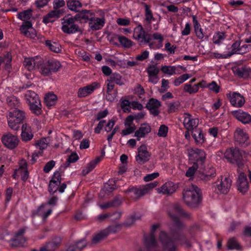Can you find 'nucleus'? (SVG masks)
<instances>
[{
  "label": "nucleus",
  "instance_id": "nucleus-25",
  "mask_svg": "<svg viewBox=\"0 0 251 251\" xmlns=\"http://www.w3.org/2000/svg\"><path fill=\"white\" fill-rule=\"evenodd\" d=\"M161 106V102L156 99H151L146 105V107L150 110L151 113L154 116H157L159 113L158 108Z\"/></svg>",
  "mask_w": 251,
  "mask_h": 251
},
{
  "label": "nucleus",
  "instance_id": "nucleus-9",
  "mask_svg": "<svg viewBox=\"0 0 251 251\" xmlns=\"http://www.w3.org/2000/svg\"><path fill=\"white\" fill-rule=\"evenodd\" d=\"M75 18L65 17L62 19V30L68 34H73L79 31L78 26L75 24Z\"/></svg>",
  "mask_w": 251,
  "mask_h": 251
},
{
  "label": "nucleus",
  "instance_id": "nucleus-41",
  "mask_svg": "<svg viewBox=\"0 0 251 251\" xmlns=\"http://www.w3.org/2000/svg\"><path fill=\"white\" fill-rule=\"evenodd\" d=\"M86 245V242L81 240L75 244L70 245L66 251H81Z\"/></svg>",
  "mask_w": 251,
  "mask_h": 251
},
{
  "label": "nucleus",
  "instance_id": "nucleus-55",
  "mask_svg": "<svg viewBox=\"0 0 251 251\" xmlns=\"http://www.w3.org/2000/svg\"><path fill=\"white\" fill-rule=\"evenodd\" d=\"M121 202L119 200H116L112 202H107L103 204H100V207L102 209H107L111 206H117L120 205Z\"/></svg>",
  "mask_w": 251,
  "mask_h": 251
},
{
  "label": "nucleus",
  "instance_id": "nucleus-42",
  "mask_svg": "<svg viewBox=\"0 0 251 251\" xmlns=\"http://www.w3.org/2000/svg\"><path fill=\"white\" fill-rule=\"evenodd\" d=\"M110 81H112L117 85L122 86L125 84V80L122 76L118 73H113L109 77Z\"/></svg>",
  "mask_w": 251,
  "mask_h": 251
},
{
  "label": "nucleus",
  "instance_id": "nucleus-38",
  "mask_svg": "<svg viewBox=\"0 0 251 251\" xmlns=\"http://www.w3.org/2000/svg\"><path fill=\"white\" fill-rule=\"evenodd\" d=\"M227 247L229 250H236L237 251L243 250L242 247L240 245L235 237L229 239L227 242Z\"/></svg>",
  "mask_w": 251,
  "mask_h": 251
},
{
  "label": "nucleus",
  "instance_id": "nucleus-27",
  "mask_svg": "<svg viewBox=\"0 0 251 251\" xmlns=\"http://www.w3.org/2000/svg\"><path fill=\"white\" fill-rule=\"evenodd\" d=\"M232 113L238 121L243 124H246L251 123V115L241 109L232 111Z\"/></svg>",
  "mask_w": 251,
  "mask_h": 251
},
{
  "label": "nucleus",
  "instance_id": "nucleus-52",
  "mask_svg": "<svg viewBox=\"0 0 251 251\" xmlns=\"http://www.w3.org/2000/svg\"><path fill=\"white\" fill-rule=\"evenodd\" d=\"M118 40L121 44L126 48H130L132 46V42L123 36H119Z\"/></svg>",
  "mask_w": 251,
  "mask_h": 251
},
{
  "label": "nucleus",
  "instance_id": "nucleus-51",
  "mask_svg": "<svg viewBox=\"0 0 251 251\" xmlns=\"http://www.w3.org/2000/svg\"><path fill=\"white\" fill-rule=\"evenodd\" d=\"M226 37L225 33L223 32H218L213 37V42L214 44H219Z\"/></svg>",
  "mask_w": 251,
  "mask_h": 251
},
{
  "label": "nucleus",
  "instance_id": "nucleus-3",
  "mask_svg": "<svg viewBox=\"0 0 251 251\" xmlns=\"http://www.w3.org/2000/svg\"><path fill=\"white\" fill-rule=\"evenodd\" d=\"M182 200L184 203L191 208H196L202 201L201 190L197 186L192 184L189 188L183 190Z\"/></svg>",
  "mask_w": 251,
  "mask_h": 251
},
{
  "label": "nucleus",
  "instance_id": "nucleus-24",
  "mask_svg": "<svg viewBox=\"0 0 251 251\" xmlns=\"http://www.w3.org/2000/svg\"><path fill=\"white\" fill-rule=\"evenodd\" d=\"M42 63V58L36 56L34 58H27L25 59L24 64L25 67L29 71L32 70L39 67V64Z\"/></svg>",
  "mask_w": 251,
  "mask_h": 251
},
{
  "label": "nucleus",
  "instance_id": "nucleus-58",
  "mask_svg": "<svg viewBox=\"0 0 251 251\" xmlns=\"http://www.w3.org/2000/svg\"><path fill=\"white\" fill-rule=\"evenodd\" d=\"M145 8L146 19L148 22L150 23L152 20H154V19L152 16L151 11L150 9V6L145 4Z\"/></svg>",
  "mask_w": 251,
  "mask_h": 251
},
{
  "label": "nucleus",
  "instance_id": "nucleus-2",
  "mask_svg": "<svg viewBox=\"0 0 251 251\" xmlns=\"http://www.w3.org/2000/svg\"><path fill=\"white\" fill-rule=\"evenodd\" d=\"M158 225H154L151 227V234L145 238L147 245L149 248H160L165 251H172L173 242L171 235H168L164 231L160 233L159 242L157 243L155 240L154 231L158 228Z\"/></svg>",
  "mask_w": 251,
  "mask_h": 251
},
{
  "label": "nucleus",
  "instance_id": "nucleus-6",
  "mask_svg": "<svg viewBox=\"0 0 251 251\" xmlns=\"http://www.w3.org/2000/svg\"><path fill=\"white\" fill-rule=\"evenodd\" d=\"M25 96L32 112L36 115L41 114V104L37 94L33 91L28 90L25 92Z\"/></svg>",
  "mask_w": 251,
  "mask_h": 251
},
{
  "label": "nucleus",
  "instance_id": "nucleus-49",
  "mask_svg": "<svg viewBox=\"0 0 251 251\" xmlns=\"http://www.w3.org/2000/svg\"><path fill=\"white\" fill-rule=\"evenodd\" d=\"M49 140L48 138H42L38 140L35 145L37 148L40 150H43L47 147L49 144Z\"/></svg>",
  "mask_w": 251,
  "mask_h": 251
},
{
  "label": "nucleus",
  "instance_id": "nucleus-30",
  "mask_svg": "<svg viewBox=\"0 0 251 251\" xmlns=\"http://www.w3.org/2000/svg\"><path fill=\"white\" fill-rule=\"evenodd\" d=\"M233 71L235 75L240 77L247 78L251 76V69L246 66L235 67Z\"/></svg>",
  "mask_w": 251,
  "mask_h": 251
},
{
  "label": "nucleus",
  "instance_id": "nucleus-7",
  "mask_svg": "<svg viewBox=\"0 0 251 251\" xmlns=\"http://www.w3.org/2000/svg\"><path fill=\"white\" fill-rule=\"evenodd\" d=\"M245 153L243 151L238 149H227L224 153V157L230 162L236 164L238 167L243 164V155Z\"/></svg>",
  "mask_w": 251,
  "mask_h": 251
},
{
  "label": "nucleus",
  "instance_id": "nucleus-40",
  "mask_svg": "<svg viewBox=\"0 0 251 251\" xmlns=\"http://www.w3.org/2000/svg\"><path fill=\"white\" fill-rule=\"evenodd\" d=\"M106 83H107V84H106V85H107L106 98L108 100L112 101L114 100V99L116 96L117 92L115 93L114 96H112L111 94V92H112V90H113V89L114 88L115 84L113 82H112V81H110L109 78H108L107 80H106Z\"/></svg>",
  "mask_w": 251,
  "mask_h": 251
},
{
  "label": "nucleus",
  "instance_id": "nucleus-21",
  "mask_svg": "<svg viewBox=\"0 0 251 251\" xmlns=\"http://www.w3.org/2000/svg\"><path fill=\"white\" fill-rule=\"evenodd\" d=\"M231 179L228 177H226L224 179H222L220 183L216 185L215 191H217V189L218 193L227 194L231 187Z\"/></svg>",
  "mask_w": 251,
  "mask_h": 251
},
{
  "label": "nucleus",
  "instance_id": "nucleus-17",
  "mask_svg": "<svg viewBox=\"0 0 251 251\" xmlns=\"http://www.w3.org/2000/svg\"><path fill=\"white\" fill-rule=\"evenodd\" d=\"M197 175L201 180L207 182L216 176V170L214 168L209 166L205 168L202 172L198 171Z\"/></svg>",
  "mask_w": 251,
  "mask_h": 251
},
{
  "label": "nucleus",
  "instance_id": "nucleus-56",
  "mask_svg": "<svg viewBox=\"0 0 251 251\" xmlns=\"http://www.w3.org/2000/svg\"><path fill=\"white\" fill-rule=\"evenodd\" d=\"M190 77H191V75L188 74H183V75L179 76L178 77L176 78L175 80L174 83L175 85L178 86L179 84H180L181 83H183L184 81H185L186 80H187Z\"/></svg>",
  "mask_w": 251,
  "mask_h": 251
},
{
  "label": "nucleus",
  "instance_id": "nucleus-15",
  "mask_svg": "<svg viewBox=\"0 0 251 251\" xmlns=\"http://www.w3.org/2000/svg\"><path fill=\"white\" fill-rule=\"evenodd\" d=\"M100 87L98 82H94L86 86L81 87L77 91V97L78 98H84L87 97L93 93V92Z\"/></svg>",
  "mask_w": 251,
  "mask_h": 251
},
{
  "label": "nucleus",
  "instance_id": "nucleus-12",
  "mask_svg": "<svg viewBox=\"0 0 251 251\" xmlns=\"http://www.w3.org/2000/svg\"><path fill=\"white\" fill-rule=\"evenodd\" d=\"M1 139L4 146L10 149L15 148L19 143V139L17 136L10 132L3 134Z\"/></svg>",
  "mask_w": 251,
  "mask_h": 251
},
{
  "label": "nucleus",
  "instance_id": "nucleus-37",
  "mask_svg": "<svg viewBox=\"0 0 251 251\" xmlns=\"http://www.w3.org/2000/svg\"><path fill=\"white\" fill-rule=\"evenodd\" d=\"M101 160V157L98 156L94 160L91 161L87 164L85 168L82 170L83 175H86L92 171Z\"/></svg>",
  "mask_w": 251,
  "mask_h": 251
},
{
  "label": "nucleus",
  "instance_id": "nucleus-53",
  "mask_svg": "<svg viewBox=\"0 0 251 251\" xmlns=\"http://www.w3.org/2000/svg\"><path fill=\"white\" fill-rule=\"evenodd\" d=\"M131 103L128 100H121V107L124 112L129 113L130 112Z\"/></svg>",
  "mask_w": 251,
  "mask_h": 251
},
{
  "label": "nucleus",
  "instance_id": "nucleus-5",
  "mask_svg": "<svg viewBox=\"0 0 251 251\" xmlns=\"http://www.w3.org/2000/svg\"><path fill=\"white\" fill-rule=\"evenodd\" d=\"M6 118L9 127L12 130H18L20 124L26 118V114L24 111L15 108L8 112Z\"/></svg>",
  "mask_w": 251,
  "mask_h": 251
},
{
  "label": "nucleus",
  "instance_id": "nucleus-44",
  "mask_svg": "<svg viewBox=\"0 0 251 251\" xmlns=\"http://www.w3.org/2000/svg\"><path fill=\"white\" fill-rule=\"evenodd\" d=\"M108 235L107 231L103 230L96 234L92 238L91 243L95 244L99 243Z\"/></svg>",
  "mask_w": 251,
  "mask_h": 251
},
{
  "label": "nucleus",
  "instance_id": "nucleus-19",
  "mask_svg": "<svg viewBox=\"0 0 251 251\" xmlns=\"http://www.w3.org/2000/svg\"><path fill=\"white\" fill-rule=\"evenodd\" d=\"M199 123V120L198 119H193L190 114H184L183 125L187 130H190L192 132V130L198 128L197 126Z\"/></svg>",
  "mask_w": 251,
  "mask_h": 251
},
{
  "label": "nucleus",
  "instance_id": "nucleus-32",
  "mask_svg": "<svg viewBox=\"0 0 251 251\" xmlns=\"http://www.w3.org/2000/svg\"><path fill=\"white\" fill-rule=\"evenodd\" d=\"M52 210L47 204H42L37 210V214L45 220L52 213Z\"/></svg>",
  "mask_w": 251,
  "mask_h": 251
},
{
  "label": "nucleus",
  "instance_id": "nucleus-60",
  "mask_svg": "<svg viewBox=\"0 0 251 251\" xmlns=\"http://www.w3.org/2000/svg\"><path fill=\"white\" fill-rule=\"evenodd\" d=\"M198 168V165H197V163H194L193 166L190 167L186 172V176L187 177L192 176L194 175Z\"/></svg>",
  "mask_w": 251,
  "mask_h": 251
},
{
  "label": "nucleus",
  "instance_id": "nucleus-33",
  "mask_svg": "<svg viewBox=\"0 0 251 251\" xmlns=\"http://www.w3.org/2000/svg\"><path fill=\"white\" fill-rule=\"evenodd\" d=\"M191 135L197 144L201 145L205 141L204 134L201 128H198L192 130Z\"/></svg>",
  "mask_w": 251,
  "mask_h": 251
},
{
  "label": "nucleus",
  "instance_id": "nucleus-29",
  "mask_svg": "<svg viewBox=\"0 0 251 251\" xmlns=\"http://www.w3.org/2000/svg\"><path fill=\"white\" fill-rule=\"evenodd\" d=\"M24 230H21L15 233L14 238L10 241V244L14 247L22 246L25 242V239L23 236Z\"/></svg>",
  "mask_w": 251,
  "mask_h": 251
},
{
  "label": "nucleus",
  "instance_id": "nucleus-43",
  "mask_svg": "<svg viewBox=\"0 0 251 251\" xmlns=\"http://www.w3.org/2000/svg\"><path fill=\"white\" fill-rule=\"evenodd\" d=\"M57 99V96L55 94L49 93L45 97V102L48 106L50 107L56 103Z\"/></svg>",
  "mask_w": 251,
  "mask_h": 251
},
{
  "label": "nucleus",
  "instance_id": "nucleus-57",
  "mask_svg": "<svg viewBox=\"0 0 251 251\" xmlns=\"http://www.w3.org/2000/svg\"><path fill=\"white\" fill-rule=\"evenodd\" d=\"M168 132V128L164 125H162L159 128L157 135L159 137H165Z\"/></svg>",
  "mask_w": 251,
  "mask_h": 251
},
{
  "label": "nucleus",
  "instance_id": "nucleus-28",
  "mask_svg": "<svg viewBox=\"0 0 251 251\" xmlns=\"http://www.w3.org/2000/svg\"><path fill=\"white\" fill-rule=\"evenodd\" d=\"M228 95L230 97V102L233 106L241 107L244 104L245 101L244 98L239 93L234 92L231 95Z\"/></svg>",
  "mask_w": 251,
  "mask_h": 251
},
{
  "label": "nucleus",
  "instance_id": "nucleus-59",
  "mask_svg": "<svg viewBox=\"0 0 251 251\" xmlns=\"http://www.w3.org/2000/svg\"><path fill=\"white\" fill-rule=\"evenodd\" d=\"M147 71L149 75H157L159 69L154 65H150L148 67Z\"/></svg>",
  "mask_w": 251,
  "mask_h": 251
},
{
  "label": "nucleus",
  "instance_id": "nucleus-54",
  "mask_svg": "<svg viewBox=\"0 0 251 251\" xmlns=\"http://www.w3.org/2000/svg\"><path fill=\"white\" fill-rule=\"evenodd\" d=\"M184 90L189 94H193L198 91L199 88L196 84L192 86L190 84H185L184 86Z\"/></svg>",
  "mask_w": 251,
  "mask_h": 251
},
{
  "label": "nucleus",
  "instance_id": "nucleus-47",
  "mask_svg": "<svg viewBox=\"0 0 251 251\" xmlns=\"http://www.w3.org/2000/svg\"><path fill=\"white\" fill-rule=\"evenodd\" d=\"M67 6L71 10L77 11L81 7L82 4L78 0H72L67 2Z\"/></svg>",
  "mask_w": 251,
  "mask_h": 251
},
{
  "label": "nucleus",
  "instance_id": "nucleus-50",
  "mask_svg": "<svg viewBox=\"0 0 251 251\" xmlns=\"http://www.w3.org/2000/svg\"><path fill=\"white\" fill-rule=\"evenodd\" d=\"M50 64V68L51 74L52 72L58 71L61 67L60 63L55 60H49Z\"/></svg>",
  "mask_w": 251,
  "mask_h": 251
},
{
  "label": "nucleus",
  "instance_id": "nucleus-64",
  "mask_svg": "<svg viewBox=\"0 0 251 251\" xmlns=\"http://www.w3.org/2000/svg\"><path fill=\"white\" fill-rule=\"evenodd\" d=\"M55 164V162L53 160H51L48 162L45 166L44 168V171L48 173L53 168Z\"/></svg>",
  "mask_w": 251,
  "mask_h": 251
},
{
  "label": "nucleus",
  "instance_id": "nucleus-1",
  "mask_svg": "<svg viewBox=\"0 0 251 251\" xmlns=\"http://www.w3.org/2000/svg\"><path fill=\"white\" fill-rule=\"evenodd\" d=\"M133 38L140 43H149V46L153 49H159L163 47V36L157 32L152 34H146L142 25H139L134 29Z\"/></svg>",
  "mask_w": 251,
  "mask_h": 251
},
{
  "label": "nucleus",
  "instance_id": "nucleus-31",
  "mask_svg": "<svg viewBox=\"0 0 251 251\" xmlns=\"http://www.w3.org/2000/svg\"><path fill=\"white\" fill-rule=\"evenodd\" d=\"M31 127L27 124H24L22 126L21 138L24 141H28L33 138Z\"/></svg>",
  "mask_w": 251,
  "mask_h": 251
},
{
  "label": "nucleus",
  "instance_id": "nucleus-61",
  "mask_svg": "<svg viewBox=\"0 0 251 251\" xmlns=\"http://www.w3.org/2000/svg\"><path fill=\"white\" fill-rule=\"evenodd\" d=\"M134 117L132 115L128 116L126 119L125 122V126L126 127H136L133 123Z\"/></svg>",
  "mask_w": 251,
  "mask_h": 251
},
{
  "label": "nucleus",
  "instance_id": "nucleus-16",
  "mask_svg": "<svg viewBox=\"0 0 251 251\" xmlns=\"http://www.w3.org/2000/svg\"><path fill=\"white\" fill-rule=\"evenodd\" d=\"M20 30L27 37L34 39L37 36L36 30L33 28L30 21L23 22Z\"/></svg>",
  "mask_w": 251,
  "mask_h": 251
},
{
  "label": "nucleus",
  "instance_id": "nucleus-13",
  "mask_svg": "<svg viewBox=\"0 0 251 251\" xmlns=\"http://www.w3.org/2000/svg\"><path fill=\"white\" fill-rule=\"evenodd\" d=\"M13 176L16 179H18L20 176L24 181L28 178V173L27 169V163L25 160L22 159L20 161L19 167L15 170Z\"/></svg>",
  "mask_w": 251,
  "mask_h": 251
},
{
  "label": "nucleus",
  "instance_id": "nucleus-11",
  "mask_svg": "<svg viewBox=\"0 0 251 251\" xmlns=\"http://www.w3.org/2000/svg\"><path fill=\"white\" fill-rule=\"evenodd\" d=\"M189 159L196 161L197 165H202L205 159V153L204 151L201 149L197 148L190 149L188 150Z\"/></svg>",
  "mask_w": 251,
  "mask_h": 251
},
{
  "label": "nucleus",
  "instance_id": "nucleus-14",
  "mask_svg": "<svg viewBox=\"0 0 251 251\" xmlns=\"http://www.w3.org/2000/svg\"><path fill=\"white\" fill-rule=\"evenodd\" d=\"M151 157V153L148 151L147 147L142 145L138 149V153L136 155V160L139 164H144L148 161Z\"/></svg>",
  "mask_w": 251,
  "mask_h": 251
},
{
  "label": "nucleus",
  "instance_id": "nucleus-4",
  "mask_svg": "<svg viewBox=\"0 0 251 251\" xmlns=\"http://www.w3.org/2000/svg\"><path fill=\"white\" fill-rule=\"evenodd\" d=\"M185 227V225L181 219L174 216V242L185 244L187 247L190 248L192 245L183 233Z\"/></svg>",
  "mask_w": 251,
  "mask_h": 251
},
{
  "label": "nucleus",
  "instance_id": "nucleus-46",
  "mask_svg": "<svg viewBox=\"0 0 251 251\" xmlns=\"http://www.w3.org/2000/svg\"><path fill=\"white\" fill-rule=\"evenodd\" d=\"M46 45L49 47L50 50L54 52L58 53L61 50L60 45L56 42L47 40L46 41Z\"/></svg>",
  "mask_w": 251,
  "mask_h": 251
},
{
  "label": "nucleus",
  "instance_id": "nucleus-35",
  "mask_svg": "<svg viewBox=\"0 0 251 251\" xmlns=\"http://www.w3.org/2000/svg\"><path fill=\"white\" fill-rule=\"evenodd\" d=\"M93 15V13L91 11L83 10L77 13L74 18L75 20L86 21L88 20H90Z\"/></svg>",
  "mask_w": 251,
  "mask_h": 251
},
{
  "label": "nucleus",
  "instance_id": "nucleus-36",
  "mask_svg": "<svg viewBox=\"0 0 251 251\" xmlns=\"http://www.w3.org/2000/svg\"><path fill=\"white\" fill-rule=\"evenodd\" d=\"M37 69L43 75L48 76L51 74L49 61L44 62L42 59V63L39 64Z\"/></svg>",
  "mask_w": 251,
  "mask_h": 251
},
{
  "label": "nucleus",
  "instance_id": "nucleus-18",
  "mask_svg": "<svg viewBox=\"0 0 251 251\" xmlns=\"http://www.w3.org/2000/svg\"><path fill=\"white\" fill-rule=\"evenodd\" d=\"M125 192V194L134 200H137L147 194L144 186L139 188L129 187Z\"/></svg>",
  "mask_w": 251,
  "mask_h": 251
},
{
  "label": "nucleus",
  "instance_id": "nucleus-10",
  "mask_svg": "<svg viewBox=\"0 0 251 251\" xmlns=\"http://www.w3.org/2000/svg\"><path fill=\"white\" fill-rule=\"evenodd\" d=\"M234 136L236 144L241 147H246L250 143L248 134L242 129L237 128L234 132Z\"/></svg>",
  "mask_w": 251,
  "mask_h": 251
},
{
  "label": "nucleus",
  "instance_id": "nucleus-48",
  "mask_svg": "<svg viewBox=\"0 0 251 251\" xmlns=\"http://www.w3.org/2000/svg\"><path fill=\"white\" fill-rule=\"evenodd\" d=\"M240 45L241 42L239 41H235L231 47V51L228 53V55L227 56H231V55L235 54H239L240 50Z\"/></svg>",
  "mask_w": 251,
  "mask_h": 251
},
{
  "label": "nucleus",
  "instance_id": "nucleus-34",
  "mask_svg": "<svg viewBox=\"0 0 251 251\" xmlns=\"http://www.w3.org/2000/svg\"><path fill=\"white\" fill-rule=\"evenodd\" d=\"M172 190L173 182L172 181L166 182L161 187L156 189L158 193L165 195H171L172 193Z\"/></svg>",
  "mask_w": 251,
  "mask_h": 251
},
{
  "label": "nucleus",
  "instance_id": "nucleus-26",
  "mask_svg": "<svg viewBox=\"0 0 251 251\" xmlns=\"http://www.w3.org/2000/svg\"><path fill=\"white\" fill-rule=\"evenodd\" d=\"M64 13L63 9L54 10L50 11L46 15L43 20L44 23L47 24L50 22H53L55 19L61 17Z\"/></svg>",
  "mask_w": 251,
  "mask_h": 251
},
{
  "label": "nucleus",
  "instance_id": "nucleus-23",
  "mask_svg": "<svg viewBox=\"0 0 251 251\" xmlns=\"http://www.w3.org/2000/svg\"><path fill=\"white\" fill-rule=\"evenodd\" d=\"M151 131V126L147 124H141L138 129L134 133V136L136 137L137 141L145 136Z\"/></svg>",
  "mask_w": 251,
  "mask_h": 251
},
{
  "label": "nucleus",
  "instance_id": "nucleus-8",
  "mask_svg": "<svg viewBox=\"0 0 251 251\" xmlns=\"http://www.w3.org/2000/svg\"><path fill=\"white\" fill-rule=\"evenodd\" d=\"M97 17H92L89 23L90 28L92 30H97L102 28L105 23V13L102 10L97 12Z\"/></svg>",
  "mask_w": 251,
  "mask_h": 251
},
{
  "label": "nucleus",
  "instance_id": "nucleus-39",
  "mask_svg": "<svg viewBox=\"0 0 251 251\" xmlns=\"http://www.w3.org/2000/svg\"><path fill=\"white\" fill-rule=\"evenodd\" d=\"M32 10L29 9L18 13L17 15V17L19 19L24 21V22L29 21V20L32 17Z\"/></svg>",
  "mask_w": 251,
  "mask_h": 251
},
{
  "label": "nucleus",
  "instance_id": "nucleus-20",
  "mask_svg": "<svg viewBox=\"0 0 251 251\" xmlns=\"http://www.w3.org/2000/svg\"><path fill=\"white\" fill-rule=\"evenodd\" d=\"M236 183L238 190L242 194H245L248 191L249 182L244 173H241L239 175Z\"/></svg>",
  "mask_w": 251,
  "mask_h": 251
},
{
  "label": "nucleus",
  "instance_id": "nucleus-63",
  "mask_svg": "<svg viewBox=\"0 0 251 251\" xmlns=\"http://www.w3.org/2000/svg\"><path fill=\"white\" fill-rule=\"evenodd\" d=\"M61 180V175L58 171L55 172L52 176V179L50 181L59 184H60Z\"/></svg>",
  "mask_w": 251,
  "mask_h": 251
},
{
  "label": "nucleus",
  "instance_id": "nucleus-45",
  "mask_svg": "<svg viewBox=\"0 0 251 251\" xmlns=\"http://www.w3.org/2000/svg\"><path fill=\"white\" fill-rule=\"evenodd\" d=\"M7 102L8 105L11 107V109H15L20 106L19 100L15 97H10L7 98Z\"/></svg>",
  "mask_w": 251,
  "mask_h": 251
},
{
  "label": "nucleus",
  "instance_id": "nucleus-22",
  "mask_svg": "<svg viewBox=\"0 0 251 251\" xmlns=\"http://www.w3.org/2000/svg\"><path fill=\"white\" fill-rule=\"evenodd\" d=\"M174 216L180 219L182 218L190 219L191 218V214L184 210L182 206L178 203L174 205Z\"/></svg>",
  "mask_w": 251,
  "mask_h": 251
},
{
  "label": "nucleus",
  "instance_id": "nucleus-62",
  "mask_svg": "<svg viewBox=\"0 0 251 251\" xmlns=\"http://www.w3.org/2000/svg\"><path fill=\"white\" fill-rule=\"evenodd\" d=\"M59 184L50 181L49 185V191L50 194H53L56 192L59 188Z\"/></svg>",
  "mask_w": 251,
  "mask_h": 251
}]
</instances>
